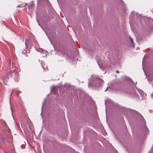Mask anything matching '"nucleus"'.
<instances>
[{"mask_svg":"<svg viewBox=\"0 0 153 153\" xmlns=\"http://www.w3.org/2000/svg\"><path fill=\"white\" fill-rule=\"evenodd\" d=\"M36 50L37 51L40 52L41 53L43 54L42 56L45 57V56L47 55L46 52L47 51H46V52L45 53V50L44 49H42L41 48H37L36 49Z\"/></svg>","mask_w":153,"mask_h":153,"instance_id":"nucleus-1","label":"nucleus"},{"mask_svg":"<svg viewBox=\"0 0 153 153\" xmlns=\"http://www.w3.org/2000/svg\"><path fill=\"white\" fill-rule=\"evenodd\" d=\"M138 91L139 92L141 96L143 97V98L145 97L146 96V94L144 93V92H143V91L141 90H139Z\"/></svg>","mask_w":153,"mask_h":153,"instance_id":"nucleus-2","label":"nucleus"},{"mask_svg":"<svg viewBox=\"0 0 153 153\" xmlns=\"http://www.w3.org/2000/svg\"><path fill=\"white\" fill-rule=\"evenodd\" d=\"M130 39L131 42L132 43V45H131V46H132L133 47H134V42H133V39L131 38V36H130Z\"/></svg>","mask_w":153,"mask_h":153,"instance_id":"nucleus-3","label":"nucleus"},{"mask_svg":"<svg viewBox=\"0 0 153 153\" xmlns=\"http://www.w3.org/2000/svg\"><path fill=\"white\" fill-rule=\"evenodd\" d=\"M27 4H21V5H19L17 6V7H25Z\"/></svg>","mask_w":153,"mask_h":153,"instance_id":"nucleus-4","label":"nucleus"},{"mask_svg":"<svg viewBox=\"0 0 153 153\" xmlns=\"http://www.w3.org/2000/svg\"><path fill=\"white\" fill-rule=\"evenodd\" d=\"M125 77V78L126 79L128 80V81H129V80H131L129 78H128V77Z\"/></svg>","mask_w":153,"mask_h":153,"instance_id":"nucleus-5","label":"nucleus"},{"mask_svg":"<svg viewBox=\"0 0 153 153\" xmlns=\"http://www.w3.org/2000/svg\"><path fill=\"white\" fill-rule=\"evenodd\" d=\"M138 115L140 117L143 118V117H142V116L140 114H138Z\"/></svg>","mask_w":153,"mask_h":153,"instance_id":"nucleus-6","label":"nucleus"},{"mask_svg":"<svg viewBox=\"0 0 153 153\" xmlns=\"http://www.w3.org/2000/svg\"><path fill=\"white\" fill-rule=\"evenodd\" d=\"M4 123H5V126H4L5 127H6L7 128H8V126H7V124L5 122Z\"/></svg>","mask_w":153,"mask_h":153,"instance_id":"nucleus-7","label":"nucleus"},{"mask_svg":"<svg viewBox=\"0 0 153 153\" xmlns=\"http://www.w3.org/2000/svg\"><path fill=\"white\" fill-rule=\"evenodd\" d=\"M98 79L99 80V81H100V82H101L102 81V80H101L100 79V78H98Z\"/></svg>","mask_w":153,"mask_h":153,"instance_id":"nucleus-8","label":"nucleus"},{"mask_svg":"<svg viewBox=\"0 0 153 153\" xmlns=\"http://www.w3.org/2000/svg\"><path fill=\"white\" fill-rule=\"evenodd\" d=\"M8 64H9V66H10V65H11V61H9Z\"/></svg>","mask_w":153,"mask_h":153,"instance_id":"nucleus-9","label":"nucleus"},{"mask_svg":"<svg viewBox=\"0 0 153 153\" xmlns=\"http://www.w3.org/2000/svg\"><path fill=\"white\" fill-rule=\"evenodd\" d=\"M2 140V142L4 141V140L3 139H2V140Z\"/></svg>","mask_w":153,"mask_h":153,"instance_id":"nucleus-10","label":"nucleus"},{"mask_svg":"<svg viewBox=\"0 0 153 153\" xmlns=\"http://www.w3.org/2000/svg\"><path fill=\"white\" fill-rule=\"evenodd\" d=\"M90 84L89 83H88V86H89H89H90Z\"/></svg>","mask_w":153,"mask_h":153,"instance_id":"nucleus-11","label":"nucleus"},{"mask_svg":"<svg viewBox=\"0 0 153 153\" xmlns=\"http://www.w3.org/2000/svg\"><path fill=\"white\" fill-rule=\"evenodd\" d=\"M10 108H11V106H10ZM11 110L12 113V109H11Z\"/></svg>","mask_w":153,"mask_h":153,"instance_id":"nucleus-12","label":"nucleus"},{"mask_svg":"<svg viewBox=\"0 0 153 153\" xmlns=\"http://www.w3.org/2000/svg\"><path fill=\"white\" fill-rule=\"evenodd\" d=\"M152 96L153 97V93H152Z\"/></svg>","mask_w":153,"mask_h":153,"instance_id":"nucleus-13","label":"nucleus"},{"mask_svg":"<svg viewBox=\"0 0 153 153\" xmlns=\"http://www.w3.org/2000/svg\"><path fill=\"white\" fill-rule=\"evenodd\" d=\"M118 72H119L118 71H116V73H118Z\"/></svg>","mask_w":153,"mask_h":153,"instance_id":"nucleus-14","label":"nucleus"},{"mask_svg":"<svg viewBox=\"0 0 153 153\" xmlns=\"http://www.w3.org/2000/svg\"><path fill=\"white\" fill-rule=\"evenodd\" d=\"M107 88L105 90V91H106V90H107Z\"/></svg>","mask_w":153,"mask_h":153,"instance_id":"nucleus-15","label":"nucleus"},{"mask_svg":"<svg viewBox=\"0 0 153 153\" xmlns=\"http://www.w3.org/2000/svg\"><path fill=\"white\" fill-rule=\"evenodd\" d=\"M3 79H4V78H3Z\"/></svg>","mask_w":153,"mask_h":153,"instance_id":"nucleus-16","label":"nucleus"},{"mask_svg":"<svg viewBox=\"0 0 153 153\" xmlns=\"http://www.w3.org/2000/svg\"><path fill=\"white\" fill-rule=\"evenodd\" d=\"M26 41H25V43L26 44Z\"/></svg>","mask_w":153,"mask_h":153,"instance_id":"nucleus-17","label":"nucleus"}]
</instances>
